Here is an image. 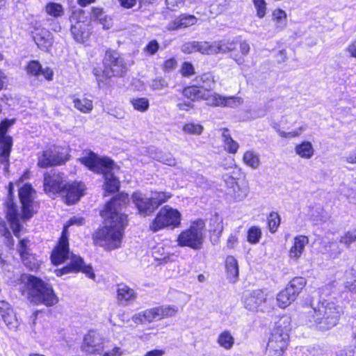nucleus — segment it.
I'll return each instance as SVG.
<instances>
[{"label":"nucleus","mask_w":356,"mask_h":356,"mask_svg":"<svg viewBox=\"0 0 356 356\" xmlns=\"http://www.w3.org/2000/svg\"><path fill=\"white\" fill-rule=\"evenodd\" d=\"M172 197V194L168 192H152L151 197L156 204L157 209L160 205L167 202Z\"/></svg>","instance_id":"49"},{"label":"nucleus","mask_w":356,"mask_h":356,"mask_svg":"<svg viewBox=\"0 0 356 356\" xmlns=\"http://www.w3.org/2000/svg\"><path fill=\"white\" fill-rule=\"evenodd\" d=\"M102 217L105 225L93 234L94 243L108 250L120 248L127 221L113 217Z\"/></svg>","instance_id":"2"},{"label":"nucleus","mask_w":356,"mask_h":356,"mask_svg":"<svg viewBox=\"0 0 356 356\" xmlns=\"http://www.w3.org/2000/svg\"><path fill=\"white\" fill-rule=\"evenodd\" d=\"M272 20L275 23V28L278 31L284 30L286 26L287 15L280 8L273 11Z\"/></svg>","instance_id":"34"},{"label":"nucleus","mask_w":356,"mask_h":356,"mask_svg":"<svg viewBox=\"0 0 356 356\" xmlns=\"http://www.w3.org/2000/svg\"><path fill=\"white\" fill-rule=\"evenodd\" d=\"M104 69L103 75L107 78L122 76L127 71V65L124 58L115 51L108 50L103 59Z\"/></svg>","instance_id":"7"},{"label":"nucleus","mask_w":356,"mask_h":356,"mask_svg":"<svg viewBox=\"0 0 356 356\" xmlns=\"http://www.w3.org/2000/svg\"><path fill=\"white\" fill-rule=\"evenodd\" d=\"M34 193V190L29 184H25L19 191V197L22 206V218L24 220L31 218L35 213L37 207L33 202Z\"/></svg>","instance_id":"12"},{"label":"nucleus","mask_w":356,"mask_h":356,"mask_svg":"<svg viewBox=\"0 0 356 356\" xmlns=\"http://www.w3.org/2000/svg\"><path fill=\"white\" fill-rule=\"evenodd\" d=\"M342 160L347 163L355 164L356 163V149L348 152L342 157Z\"/></svg>","instance_id":"63"},{"label":"nucleus","mask_w":356,"mask_h":356,"mask_svg":"<svg viewBox=\"0 0 356 356\" xmlns=\"http://www.w3.org/2000/svg\"><path fill=\"white\" fill-rule=\"evenodd\" d=\"M73 103L74 108L83 113H89L93 108L92 101L85 97L74 98Z\"/></svg>","instance_id":"35"},{"label":"nucleus","mask_w":356,"mask_h":356,"mask_svg":"<svg viewBox=\"0 0 356 356\" xmlns=\"http://www.w3.org/2000/svg\"><path fill=\"white\" fill-rule=\"evenodd\" d=\"M117 298L122 304L128 303L136 300V293L134 289L126 284H120L118 285Z\"/></svg>","instance_id":"27"},{"label":"nucleus","mask_w":356,"mask_h":356,"mask_svg":"<svg viewBox=\"0 0 356 356\" xmlns=\"http://www.w3.org/2000/svg\"><path fill=\"white\" fill-rule=\"evenodd\" d=\"M79 160L90 170L104 175L106 191L114 193L118 191L120 181L115 174L118 172L119 167L113 160L108 157H99L91 151L86 152L84 156Z\"/></svg>","instance_id":"1"},{"label":"nucleus","mask_w":356,"mask_h":356,"mask_svg":"<svg viewBox=\"0 0 356 356\" xmlns=\"http://www.w3.org/2000/svg\"><path fill=\"white\" fill-rule=\"evenodd\" d=\"M13 190V185L12 183L9 184L8 193L9 197L6 202V218L10 223V226L13 229V234L15 236H19V234L21 231V225L19 220V211L17 205L13 202L11 198V194Z\"/></svg>","instance_id":"15"},{"label":"nucleus","mask_w":356,"mask_h":356,"mask_svg":"<svg viewBox=\"0 0 356 356\" xmlns=\"http://www.w3.org/2000/svg\"><path fill=\"white\" fill-rule=\"evenodd\" d=\"M225 266L227 278L235 282L238 277V266L237 260L233 256H228L226 258Z\"/></svg>","instance_id":"30"},{"label":"nucleus","mask_w":356,"mask_h":356,"mask_svg":"<svg viewBox=\"0 0 356 356\" xmlns=\"http://www.w3.org/2000/svg\"><path fill=\"white\" fill-rule=\"evenodd\" d=\"M309 243V238L304 235H298L294 237L293 243L289 252L290 259L298 261L303 253L305 246Z\"/></svg>","instance_id":"25"},{"label":"nucleus","mask_w":356,"mask_h":356,"mask_svg":"<svg viewBox=\"0 0 356 356\" xmlns=\"http://www.w3.org/2000/svg\"><path fill=\"white\" fill-rule=\"evenodd\" d=\"M197 51L202 54H216V49L214 47V42L210 44L208 42H197Z\"/></svg>","instance_id":"50"},{"label":"nucleus","mask_w":356,"mask_h":356,"mask_svg":"<svg viewBox=\"0 0 356 356\" xmlns=\"http://www.w3.org/2000/svg\"><path fill=\"white\" fill-rule=\"evenodd\" d=\"M71 33L74 39L79 43H83L89 37V33L86 30L85 25L79 21L71 26Z\"/></svg>","instance_id":"29"},{"label":"nucleus","mask_w":356,"mask_h":356,"mask_svg":"<svg viewBox=\"0 0 356 356\" xmlns=\"http://www.w3.org/2000/svg\"><path fill=\"white\" fill-rule=\"evenodd\" d=\"M205 223L202 220L193 222L188 229L181 232L177 238L181 247H189L193 250H200L204 241Z\"/></svg>","instance_id":"5"},{"label":"nucleus","mask_w":356,"mask_h":356,"mask_svg":"<svg viewBox=\"0 0 356 356\" xmlns=\"http://www.w3.org/2000/svg\"><path fill=\"white\" fill-rule=\"evenodd\" d=\"M46 13L55 18L62 17L64 14L63 6L58 3L50 2L46 5Z\"/></svg>","instance_id":"41"},{"label":"nucleus","mask_w":356,"mask_h":356,"mask_svg":"<svg viewBox=\"0 0 356 356\" xmlns=\"http://www.w3.org/2000/svg\"><path fill=\"white\" fill-rule=\"evenodd\" d=\"M131 103L134 109L140 112H145L148 109L149 106L148 99L145 97L132 99Z\"/></svg>","instance_id":"55"},{"label":"nucleus","mask_w":356,"mask_h":356,"mask_svg":"<svg viewBox=\"0 0 356 356\" xmlns=\"http://www.w3.org/2000/svg\"><path fill=\"white\" fill-rule=\"evenodd\" d=\"M129 202V197L127 193H121L113 197L102 211V216L113 217L127 221V216L120 213V209L125 206Z\"/></svg>","instance_id":"13"},{"label":"nucleus","mask_w":356,"mask_h":356,"mask_svg":"<svg viewBox=\"0 0 356 356\" xmlns=\"http://www.w3.org/2000/svg\"><path fill=\"white\" fill-rule=\"evenodd\" d=\"M280 216L276 212H271L268 217V225L271 233H275L280 224Z\"/></svg>","instance_id":"54"},{"label":"nucleus","mask_w":356,"mask_h":356,"mask_svg":"<svg viewBox=\"0 0 356 356\" xmlns=\"http://www.w3.org/2000/svg\"><path fill=\"white\" fill-rule=\"evenodd\" d=\"M65 184V177L63 173L51 170L44 175L43 186L47 193L61 194Z\"/></svg>","instance_id":"11"},{"label":"nucleus","mask_w":356,"mask_h":356,"mask_svg":"<svg viewBox=\"0 0 356 356\" xmlns=\"http://www.w3.org/2000/svg\"><path fill=\"white\" fill-rule=\"evenodd\" d=\"M160 45L157 40H152L148 42L143 51L149 56L154 55L159 50Z\"/></svg>","instance_id":"59"},{"label":"nucleus","mask_w":356,"mask_h":356,"mask_svg":"<svg viewBox=\"0 0 356 356\" xmlns=\"http://www.w3.org/2000/svg\"><path fill=\"white\" fill-rule=\"evenodd\" d=\"M202 99L206 101L207 104L212 106H222V95L217 93H203Z\"/></svg>","instance_id":"47"},{"label":"nucleus","mask_w":356,"mask_h":356,"mask_svg":"<svg viewBox=\"0 0 356 356\" xmlns=\"http://www.w3.org/2000/svg\"><path fill=\"white\" fill-rule=\"evenodd\" d=\"M181 222V213L169 206L162 207L150 225V229L156 232L166 227L175 228Z\"/></svg>","instance_id":"6"},{"label":"nucleus","mask_w":356,"mask_h":356,"mask_svg":"<svg viewBox=\"0 0 356 356\" xmlns=\"http://www.w3.org/2000/svg\"><path fill=\"white\" fill-rule=\"evenodd\" d=\"M165 3L169 9L175 10L184 5V0H165Z\"/></svg>","instance_id":"64"},{"label":"nucleus","mask_w":356,"mask_h":356,"mask_svg":"<svg viewBox=\"0 0 356 356\" xmlns=\"http://www.w3.org/2000/svg\"><path fill=\"white\" fill-rule=\"evenodd\" d=\"M2 319L9 329H15L19 325L18 320L13 309H10L6 314H3Z\"/></svg>","instance_id":"48"},{"label":"nucleus","mask_w":356,"mask_h":356,"mask_svg":"<svg viewBox=\"0 0 356 356\" xmlns=\"http://www.w3.org/2000/svg\"><path fill=\"white\" fill-rule=\"evenodd\" d=\"M222 178L227 186L232 190L231 195L235 200L241 201L248 196L250 188L246 181H237L234 177L228 174L224 175Z\"/></svg>","instance_id":"17"},{"label":"nucleus","mask_w":356,"mask_h":356,"mask_svg":"<svg viewBox=\"0 0 356 356\" xmlns=\"http://www.w3.org/2000/svg\"><path fill=\"white\" fill-rule=\"evenodd\" d=\"M325 253H327L330 258L335 259L338 257L343 251L339 245L334 241H329L325 245Z\"/></svg>","instance_id":"42"},{"label":"nucleus","mask_w":356,"mask_h":356,"mask_svg":"<svg viewBox=\"0 0 356 356\" xmlns=\"http://www.w3.org/2000/svg\"><path fill=\"white\" fill-rule=\"evenodd\" d=\"M282 321L280 320L277 323L268 340L266 348L268 356H282L286 348L289 340L288 329L286 327L284 330L281 329ZM283 323H285V320H283Z\"/></svg>","instance_id":"8"},{"label":"nucleus","mask_w":356,"mask_h":356,"mask_svg":"<svg viewBox=\"0 0 356 356\" xmlns=\"http://www.w3.org/2000/svg\"><path fill=\"white\" fill-rule=\"evenodd\" d=\"M203 93L204 92L200 90L199 86L187 87L183 90V95L186 97L191 99L192 101L202 99Z\"/></svg>","instance_id":"40"},{"label":"nucleus","mask_w":356,"mask_h":356,"mask_svg":"<svg viewBox=\"0 0 356 356\" xmlns=\"http://www.w3.org/2000/svg\"><path fill=\"white\" fill-rule=\"evenodd\" d=\"M26 71L27 74L37 78L42 75L47 81L53 80V70L49 67L42 68L41 64L38 60L29 61L26 67Z\"/></svg>","instance_id":"23"},{"label":"nucleus","mask_w":356,"mask_h":356,"mask_svg":"<svg viewBox=\"0 0 356 356\" xmlns=\"http://www.w3.org/2000/svg\"><path fill=\"white\" fill-rule=\"evenodd\" d=\"M33 40L41 50L48 51L54 43L53 35L45 29H37L33 32Z\"/></svg>","instance_id":"22"},{"label":"nucleus","mask_w":356,"mask_h":356,"mask_svg":"<svg viewBox=\"0 0 356 356\" xmlns=\"http://www.w3.org/2000/svg\"><path fill=\"white\" fill-rule=\"evenodd\" d=\"M153 159L169 166H175L177 164L176 159L170 153L160 152L156 154Z\"/></svg>","instance_id":"45"},{"label":"nucleus","mask_w":356,"mask_h":356,"mask_svg":"<svg viewBox=\"0 0 356 356\" xmlns=\"http://www.w3.org/2000/svg\"><path fill=\"white\" fill-rule=\"evenodd\" d=\"M222 106H230L234 107L241 105L243 103V99L240 97L229 96L225 97L222 96Z\"/></svg>","instance_id":"58"},{"label":"nucleus","mask_w":356,"mask_h":356,"mask_svg":"<svg viewBox=\"0 0 356 356\" xmlns=\"http://www.w3.org/2000/svg\"><path fill=\"white\" fill-rule=\"evenodd\" d=\"M145 321L152 323L154 321L161 319L158 307L144 310Z\"/></svg>","instance_id":"56"},{"label":"nucleus","mask_w":356,"mask_h":356,"mask_svg":"<svg viewBox=\"0 0 356 356\" xmlns=\"http://www.w3.org/2000/svg\"><path fill=\"white\" fill-rule=\"evenodd\" d=\"M295 153L303 159H312L315 152L313 145L309 141H302L300 144H297L294 148Z\"/></svg>","instance_id":"28"},{"label":"nucleus","mask_w":356,"mask_h":356,"mask_svg":"<svg viewBox=\"0 0 356 356\" xmlns=\"http://www.w3.org/2000/svg\"><path fill=\"white\" fill-rule=\"evenodd\" d=\"M306 280L302 277H296L291 280L286 286V289L293 293L296 299L306 285Z\"/></svg>","instance_id":"33"},{"label":"nucleus","mask_w":356,"mask_h":356,"mask_svg":"<svg viewBox=\"0 0 356 356\" xmlns=\"http://www.w3.org/2000/svg\"><path fill=\"white\" fill-rule=\"evenodd\" d=\"M254 9L256 10L257 16L262 19L266 15L267 3L266 0H252Z\"/></svg>","instance_id":"53"},{"label":"nucleus","mask_w":356,"mask_h":356,"mask_svg":"<svg viewBox=\"0 0 356 356\" xmlns=\"http://www.w3.org/2000/svg\"><path fill=\"white\" fill-rule=\"evenodd\" d=\"M181 51L186 54H192L197 51V41L188 42L183 44Z\"/></svg>","instance_id":"62"},{"label":"nucleus","mask_w":356,"mask_h":356,"mask_svg":"<svg viewBox=\"0 0 356 356\" xmlns=\"http://www.w3.org/2000/svg\"><path fill=\"white\" fill-rule=\"evenodd\" d=\"M161 318L172 317L178 312V307L174 305L159 306Z\"/></svg>","instance_id":"52"},{"label":"nucleus","mask_w":356,"mask_h":356,"mask_svg":"<svg viewBox=\"0 0 356 356\" xmlns=\"http://www.w3.org/2000/svg\"><path fill=\"white\" fill-rule=\"evenodd\" d=\"M181 72L183 76H189L195 74V69L191 63L184 62L182 64Z\"/></svg>","instance_id":"61"},{"label":"nucleus","mask_w":356,"mask_h":356,"mask_svg":"<svg viewBox=\"0 0 356 356\" xmlns=\"http://www.w3.org/2000/svg\"><path fill=\"white\" fill-rule=\"evenodd\" d=\"M26 278L28 298L31 302L46 306H52L58 302V299L49 284L33 275H28Z\"/></svg>","instance_id":"4"},{"label":"nucleus","mask_w":356,"mask_h":356,"mask_svg":"<svg viewBox=\"0 0 356 356\" xmlns=\"http://www.w3.org/2000/svg\"><path fill=\"white\" fill-rule=\"evenodd\" d=\"M195 82L200 88L209 91L213 90L216 86V81L213 75L211 72L204 73L196 76Z\"/></svg>","instance_id":"31"},{"label":"nucleus","mask_w":356,"mask_h":356,"mask_svg":"<svg viewBox=\"0 0 356 356\" xmlns=\"http://www.w3.org/2000/svg\"><path fill=\"white\" fill-rule=\"evenodd\" d=\"M355 241H356V229L346 232L339 238V243L343 244L346 248H349L350 244Z\"/></svg>","instance_id":"57"},{"label":"nucleus","mask_w":356,"mask_h":356,"mask_svg":"<svg viewBox=\"0 0 356 356\" xmlns=\"http://www.w3.org/2000/svg\"><path fill=\"white\" fill-rule=\"evenodd\" d=\"M104 339L95 331H90L83 339L82 350L87 354L101 355L104 348Z\"/></svg>","instance_id":"14"},{"label":"nucleus","mask_w":356,"mask_h":356,"mask_svg":"<svg viewBox=\"0 0 356 356\" xmlns=\"http://www.w3.org/2000/svg\"><path fill=\"white\" fill-rule=\"evenodd\" d=\"M69 243L65 227L62 232L58 244L52 251L51 259L54 264L58 265L69 258Z\"/></svg>","instance_id":"19"},{"label":"nucleus","mask_w":356,"mask_h":356,"mask_svg":"<svg viewBox=\"0 0 356 356\" xmlns=\"http://www.w3.org/2000/svg\"><path fill=\"white\" fill-rule=\"evenodd\" d=\"M15 122V119H5L0 123V163L4 165L5 171L8 168L10 152L13 145L12 138L6 135V133Z\"/></svg>","instance_id":"9"},{"label":"nucleus","mask_w":356,"mask_h":356,"mask_svg":"<svg viewBox=\"0 0 356 356\" xmlns=\"http://www.w3.org/2000/svg\"><path fill=\"white\" fill-rule=\"evenodd\" d=\"M27 243L28 240L26 239L20 240L18 245V252L24 266L31 270H35L38 268L39 264L35 257L29 253Z\"/></svg>","instance_id":"24"},{"label":"nucleus","mask_w":356,"mask_h":356,"mask_svg":"<svg viewBox=\"0 0 356 356\" xmlns=\"http://www.w3.org/2000/svg\"><path fill=\"white\" fill-rule=\"evenodd\" d=\"M168 82L163 78H156L151 81L150 87L153 90H162L167 88Z\"/></svg>","instance_id":"60"},{"label":"nucleus","mask_w":356,"mask_h":356,"mask_svg":"<svg viewBox=\"0 0 356 356\" xmlns=\"http://www.w3.org/2000/svg\"><path fill=\"white\" fill-rule=\"evenodd\" d=\"M306 317L321 330H327L335 326L341 315V308L332 302H318L316 306L307 307Z\"/></svg>","instance_id":"3"},{"label":"nucleus","mask_w":356,"mask_h":356,"mask_svg":"<svg viewBox=\"0 0 356 356\" xmlns=\"http://www.w3.org/2000/svg\"><path fill=\"white\" fill-rule=\"evenodd\" d=\"M239 48L241 55L234 54L231 56V58L238 65H243L245 63V57L249 54L250 51V47L249 43L245 41H241L239 43Z\"/></svg>","instance_id":"36"},{"label":"nucleus","mask_w":356,"mask_h":356,"mask_svg":"<svg viewBox=\"0 0 356 356\" xmlns=\"http://www.w3.org/2000/svg\"><path fill=\"white\" fill-rule=\"evenodd\" d=\"M84 190L85 186L81 182H66L60 195L65 197V202L67 204H73L78 202L80 197L83 195Z\"/></svg>","instance_id":"20"},{"label":"nucleus","mask_w":356,"mask_h":356,"mask_svg":"<svg viewBox=\"0 0 356 356\" xmlns=\"http://www.w3.org/2000/svg\"><path fill=\"white\" fill-rule=\"evenodd\" d=\"M197 22V19L194 15H181L179 17L175 19V20L169 22L166 26V29L168 31H175L184 29L195 24Z\"/></svg>","instance_id":"26"},{"label":"nucleus","mask_w":356,"mask_h":356,"mask_svg":"<svg viewBox=\"0 0 356 356\" xmlns=\"http://www.w3.org/2000/svg\"><path fill=\"white\" fill-rule=\"evenodd\" d=\"M67 259L70 260V262L66 266L55 270V273L57 276L82 272L90 279H95V275L93 273L92 267L90 266H86L83 259L80 256L71 253Z\"/></svg>","instance_id":"10"},{"label":"nucleus","mask_w":356,"mask_h":356,"mask_svg":"<svg viewBox=\"0 0 356 356\" xmlns=\"http://www.w3.org/2000/svg\"><path fill=\"white\" fill-rule=\"evenodd\" d=\"M261 230L257 226H252L249 228L247 234V241L251 244H257L261 237Z\"/></svg>","instance_id":"46"},{"label":"nucleus","mask_w":356,"mask_h":356,"mask_svg":"<svg viewBox=\"0 0 356 356\" xmlns=\"http://www.w3.org/2000/svg\"><path fill=\"white\" fill-rule=\"evenodd\" d=\"M225 149L230 154H235L239 147L238 143L232 139L227 128L221 129Z\"/></svg>","instance_id":"32"},{"label":"nucleus","mask_w":356,"mask_h":356,"mask_svg":"<svg viewBox=\"0 0 356 356\" xmlns=\"http://www.w3.org/2000/svg\"><path fill=\"white\" fill-rule=\"evenodd\" d=\"M218 342L225 349H230L234 342V339L229 331L222 332L218 337Z\"/></svg>","instance_id":"44"},{"label":"nucleus","mask_w":356,"mask_h":356,"mask_svg":"<svg viewBox=\"0 0 356 356\" xmlns=\"http://www.w3.org/2000/svg\"><path fill=\"white\" fill-rule=\"evenodd\" d=\"M214 47L216 49V54L232 52L236 49V42L229 40L216 41L214 42Z\"/></svg>","instance_id":"37"},{"label":"nucleus","mask_w":356,"mask_h":356,"mask_svg":"<svg viewBox=\"0 0 356 356\" xmlns=\"http://www.w3.org/2000/svg\"><path fill=\"white\" fill-rule=\"evenodd\" d=\"M131 198L139 213L142 215L148 216L156 209V204L153 202L152 197H147L140 192L133 193Z\"/></svg>","instance_id":"21"},{"label":"nucleus","mask_w":356,"mask_h":356,"mask_svg":"<svg viewBox=\"0 0 356 356\" xmlns=\"http://www.w3.org/2000/svg\"><path fill=\"white\" fill-rule=\"evenodd\" d=\"M267 300V295L261 289L245 293L243 302L245 309L251 312L258 311L262 303Z\"/></svg>","instance_id":"18"},{"label":"nucleus","mask_w":356,"mask_h":356,"mask_svg":"<svg viewBox=\"0 0 356 356\" xmlns=\"http://www.w3.org/2000/svg\"><path fill=\"white\" fill-rule=\"evenodd\" d=\"M243 161L245 165L252 169H257L260 165L259 154L252 150H248L244 153Z\"/></svg>","instance_id":"39"},{"label":"nucleus","mask_w":356,"mask_h":356,"mask_svg":"<svg viewBox=\"0 0 356 356\" xmlns=\"http://www.w3.org/2000/svg\"><path fill=\"white\" fill-rule=\"evenodd\" d=\"M209 231L216 235H220L223 230L222 219L218 215L213 216L209 220Z\"/></svg>","instance_id":"43"},{"label":"nucleus","mask_w":356,"mask_h":356,"mask_svg":"<svg viewBox=\"0 0 356 356\" xmlns=\"http://www.w3.org/2000/svg\"><path fill=\"white\" fill-rule=\"evenodd\" d=\"M296 300L295 296L286 289L282 290L277 296L278 305L281 308H285Z\"/></svg>","instance_id":"38"},{"label":"nucleus","mask_w":356,"mask_h":356,"mask_svg":"<svg viewBox=\"0 0 356 356\" xmlns=\"http://www.w3.org/2000/svg\"><path fill=\"white\" fill-rule=\"evenodd\" d=\"M68 160V154L47 149L43 151L42 154L38 156V165L40 168H45L64 164Z\"/></svg>","instance_id":"16"},{"label":"nucleus","mask_w":356,"mask_h":356,"mask_svg":"<svg viewBox=\"0 0 356 356\" xmlns=\"http://www.w3.org/2000/svg\"><path fill=\"white\" fill-rule=\"evenodd\" d=\"M203 130V126L197 123H186L183 127V131L187 134L199 136L202 133Z\"/></svg>","instance_id":"51"}]
</instances>
